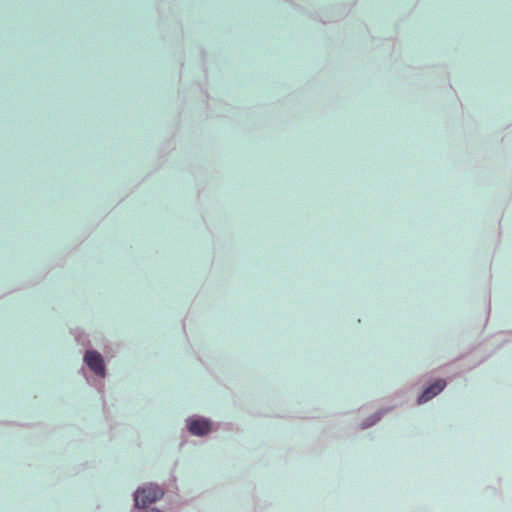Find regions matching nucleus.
I'll list each match as a JSON object with an SVG mask.
<instances>
[{"mask_svg":"<svg viewBox=\"0 0 512 512\" xmlns=\"http://www.w3.org/2000/svg\"><path fill=\"white\" fill-rule=\"evenodd\" d=\"M163 490L153 484L138 489L135 493V503L137 507H146L163 496Z\"/></svg>","mask_w":512,"mask_h":512,"instance_id":"obj_1","label":"nucleus"},{"mask_svg":"<svg viewBox=\"0 0 512 512\" xmlns=\"http://www.w3.org/2000/svg\"><path fill=\"white\" fill-rule=\"evenodd\" d=\"M84 360L88 367L98 376H105V365L102 356L92 350H88L85 353Z\"/></svg>","mask_w":512,"mask_h":512,"instance_id":"obj_2","label":"nucleus"},{"mask_svg":"<svg viewBox=\"0 0 512 512\" xmlns=\"http://www.w3.org/2000/svg\"><path fill=\"white\" fill-rule=\"evenodd\" d=\"M445 386L446 382L444 380H437L435 383H433L423 391V393L418 398V403L422 404L430 400L431 398L439 394L444 389Z\"/></svg>","mask_w":512,"mask_h":512,"instance_id":"obj_3","label":"nucleus"},{"mask_svg":"<svg viewBox=\"0 0 512 512\" xmlns=\"http://www.w3.org/2000/svg\"><path fill=\"white\" fill-rule=\"evenodd\" d=\"M445 386L446 382L444 380H437L435 383H433L423 391V393L418 398V403L422 404L430 400L431 398L439 394L444 389Z\"/></svg>","mask_w":512,"mask_h":512,"instance_id":"obj_4","label":"nucleus"},{"mask_svg":"<svg viewBox=\"0 0 512 512\" xmlns=\"http://www.w3.org/2000/svg\"><path fill=\"white\" fill-rule=\"evenodd\" d=\"M191 434L202 436L210 431V423L204 419L191 420L188 426Z\"/></svg>","mask_w":512,"mask_h":512,"instance_id":"obj_5","label":"nucleus"}]
</instances>
